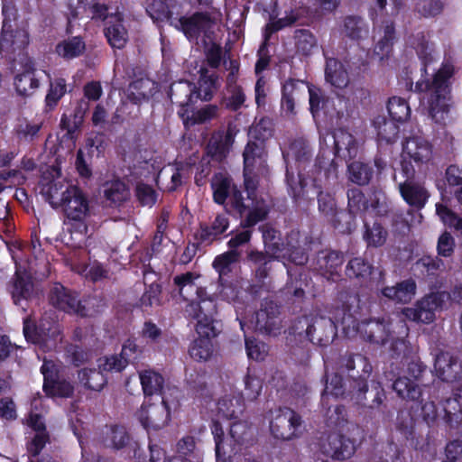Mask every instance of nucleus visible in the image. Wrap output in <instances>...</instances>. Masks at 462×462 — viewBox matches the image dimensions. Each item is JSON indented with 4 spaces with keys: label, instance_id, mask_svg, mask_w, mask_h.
Segmentation results:
<instances>
[{
    "label": "nucleus",
    "instance_id": "nucleus-1",
    "mask_svg": "<svg viewBox=\"0 0 462 462\" xmlns=\"http://www.w3.org/2000/svg\"><path fill=\"white\" fill-rule=\"evenodd\" d=\"M199 280V274L190 272L177 275L173 279L180 295L189 301L185 311L189 317L197 319L196 330L210 334V321L216 312V305L213 299L207 296Z\"/></svg>",
    "mask_w": 462,
    "mask_h": 462
},
{
    "label": "nucleus",
    "instance_id": "nucleus-2",
    "mask_svg": "<svg viewBox=\"0 0 462 462\" xmlns=\"http://www.w3.org/2000/svg\"><path fill=\"white\" fill-rule=\"evenodd\" d=\"M453 73L454 66L446 62L431 81L420 80L416 84V88L423 93L422 100L430 117L439 124L445 121L452 105L448 79Z\"/></svg>",
    "mask_w": 462,
    "mask_h": 462
},
{
    "label": "nucleus",
    "instance_id": "nucleus-3",
    "mask_svg": "<svg viewBox=\"0 0 462 462\" xmlns=\"http://www.w3.org/2000/svg\"><path fill=\"white\" fill-rule=\"evenodd\" d=\"M364 439V430L351 421L339 422L321 444V452L333 460L351 458Z\"/></svg>",
    "mask_w": 462,
    "mask_h": 462
},
{
    "label": "nucleus",
    "instance_id": "nucleus-4",
    "mask_svg": "<svg viewBox=\"0 0 462 462\" xmlns=\"http://www.w3.org/2000/svg\"><path fill=\"white\" fill-rule=\"evenodd\" d=\"M320 171L317 172V176L313 178H305L301 173H298L297 177L291 167L287 166L286 181L291 195L294 199L303 197H309L310 193L316 194L318 197L319 209L326 216H334L336 204L334 198L329 193H324L321 190Z\"/></svg>",
    "mask_w": 462,
    "mask_h": 462
},
{
    "label": "nucleus",
    "instance_id": "nucleus-5",
    "mask_svg": "<svg viewBox=\"0 0 462 462\" xmlns=\"http://www.w3.org/2000/svg\"><path fill=\"white\" fill-rule=\"evenodd\" d=\"M262 232L265 251L270 257L277 259L287 258L299 265L307 262V254L299 245L298 233H291L287 238L286 245H284L280 244L278 233L273 228L264 226L262 227Z\"/></svg>",
    "mask_w": 462,
    "mask_h": 462
},
{
    "label": "nucleus",
    "instance_id": "nucleus-6",
    "mask_svg": "<svg viewBox=\"0 0 462 462\" xmlns=\"http://www.w3.org/2000/svg\"><path fill=\"white\" fill-rule=\"evenodd\" d=\"M343 315H335L337 322H340L343 326L345 333L348 337H353L356 334L360 336L370 342L384 345L389 339V330L387 324L383 320H368L356 323L352 315L349 313L348 306H343Z\"/></svg>",
    "mask_w": 462,
    "mask_h": 462
},
{
    "label": "nucleus",
    "instance_id": "nucleus-7",
    "mask_svg": "<svg viewBox=\"0 0 462 462\" xmlns=\"http://www.w3.org/2000/svg\"><path fill=\"white\" fill-rule=\"evenodd\" d=\"M78 186L61 176L57 168H51L42 175L39 189L41 195L53 208H59Z\"/></svg>",
    "mask_w": 462,
    "mask_h": 462
},
{
    "label": "nucleus",
    "instance_id": "nucleus-8",
    "mask_svg": "<svg viewBox=\"0 0 462 462\" xmlns=\"http://www.w3.org/2000/svg\"><path fill=\"white\" fill-rule=\"evenodd\" d=\"M2 13L4 15L0 37V51L4 55H11L16 51H22L29 43V34L25 29L14 30L12 23L15 20L16 10L12 4L5 3Z\"/></svg>",
    "mask_w": 462,
    "mask_h": 462
},
{
    "label": "nucleus",
    "instance_id": "nucleus-9",
    "mask_svg": "<svg viewBox=\"0 0 462 462\" xmlns=\"http://www.w3.org/2000/svg\"><path fill=\"white\" fill-rule=\"evenodd\" d=\"M291 334L303 337L314 344L327 346L336 337V325L331 319L316 317L311 319L302 318L291 328Z\"/></svg>",
    "mask_w": 462,
    "mask_h": 462
},
{
    "label": "nucleus",
    "instance_id": "nucleus-10",
    "mask_svg": "<svg viewBox=\"0 0 462 462\" xmlns=\"http://www.w3.org/2000/svg\"><path fill=\"white\" fill-rule=\"evenodd\" d=\"M414 174V167L403 163L401 170L395 173L394 180L399 185L403 199L410 206L420 209L427 203L430 193L424 186L412 180Z\"/></svg>",
    "mask_w": 462,
    "mask_h": 462
},
{
    "label": "nucleus",
    "instance_id": "nucleus-11",
    "mask_svg": "<svg viewBox=\"0 0 462 462\" xmlns=\"http://www.w3.org/2000/svg\"><path fill=\"white\" fill-rule=\"evenodd\" d=\"M5 56L20 65L14 79L16 92L23 97L32 95L40 86V79L32 59L23 53V50Z\"/></svg>",
    "mask_w": 462,
    "mask_h": 462
},
{
    "label": "nucleus",
    "instance_id": "nucleus-12",
    "mask_svg": "<svg viewBox=\"0 0 462 462\" xmlns=\"http://www.w3.org/2000/svg\"><path fill=\"white\" fill-rule=\"evenodd\" d=\"M449 295L445 291L430 293L420 300L414 307L404 308L402 314L410 320L422 323H430L435 319V312L443 308Z\"/></svg>",
    "mask_w": 462,
    "mask_h": 462
},
{
    "label": "nucleus",
    "instance_id": "nucleus-13",
    "mask_svg": "<svg viewBox=\"0 0 462 462\" xmlns=\"http://www.w3.org/2000/svg\"><path fill=\"white\" fill-rule=\"evenodd\" d=\"M300 425V416L289 408L271 411L270 430L276 439H291L297 437Z\"/></svg>",
    "mask_w": 462,
    "mask_h": 462
},
{
    "label": "nucleus",
    "instance_id": "nucleus-14",
    "mask_svg": "<svg viewBox=\"0 0 462 462\" xmlns=\"http://www.w3.org/2000/svg\"><path fill=\"white\" fill-rule=\"evenodd\" d=\"M23 334L27 341L39 345L43 351H49L56 347L59 340L60 329L55 321L42 319L39 326L34 328L32 322L28 319L23 323Z\"/></svg>",
    "mask_w": 462,
    "mask_h": 462
},
{
    "label": "nucleus",
    "instance_id": "nucleus-15",
    "mask_svg": "<svg viewBox=\"0 0 462 462\" xmlns=\"http://www.w3.org/2000/svg\"><path fill=\"white\" fill-rule=\"evenodd\" d=\"M158 399L157 402L145 401L136 412L137 420L147 431L162 429L170 420V411L164 398Z\"/></svg>",
    "mask_w": 462,
    "mask_h": 462
},
{
    "label": "nucleus",
    "instance_id": "nucleus-16",
    "mask_svg": "<svg viewBox=\"0 0 462 462\" xmlns=\"http://www.w3.org/2000/svg\"><path fill=\"white\" fill-rule=\"evenodd\" d=\"M214 201L223 205L226 200L242 214L245 208L241 192L233 184L229 176L225 173L215 174L211 180Z\"/></svg>",
    "mask_w": 462,
    "mask_h": 462
},
{
    "label": "nucleus",
    "instance_id": "nucleus-17",
    "mask_svg": "<svg viewBox=\"0 0 462 462\" xmlns=\"http://www.w3.org/2000/svg\"><path fill=\"white\" fill-rule=\"evenodd\" d=\"M42 373L44 376L43 390L47 395L52 397L68 398L74 391L73 385L59 376L57 365L51 360H43Z\"/></svg>",
    "mask_w": 462,
    "mask_h": 462
},
{
    "label": "nucleus",
    "instance_id": "nucleus-18",
    "mask_svg": "<svg viewBox=\"0 0 462 462\" xmlns=\"http://www.w3.org/2000/svg\"><path fill=\"white\" fill-rule=\"evenodd\" d=\"M50 302L55 308L81 317L88 315L85 305L79 300L78 294L65 288L60 283H55L50 291Z\"/></svg>",
    "mask_w": 462,
    "mask_h": 462
},
{
    "label": "nucleus",
    "instance_id": "nucleus-19",
    "mask_svg": "<svg viewBox=\"0 0 462 462\" xmlns=\"http://www.w3.org/2000/svg\"><path fill=\"white\" fill-rule=\"evenodd\" d=\"M348 210L351 215H357L362 212L375 211L381 215L385 212L384 198L381 192L374 191L370 197V205L363 192L356 188L347 192Z\"/></svg>",
    "mask_w": 462,
    "mask_h": 462
},
{
    "label": "nucleus",
    "instance_id": "nucleus-20",
    "mask_svg": "<svg viewBox=\"0 0 462 462\" xmlns=\"http://www.w3.org/2000/svg\"><path fill=\"white\" fill-rule=\"evenodd\" d=\"M213 24V21L208 15L199 13L171 20V25L181 31L189 40L197 39L201 33L209 38Z\"/></svg>",
    "mask_w": 462,
    "mask_h": 462
},
{
    "label": "nucleus",
    "instance_id": "nucleus-21",
    "mask_svg": "<svg viewBox=\"0 0 462 462\" xmlns=\"http://www.w3.org/2000/svg\"><path fill=\"white\" fill-rule=\"evenodd\" d=\"M142 350L134 340L127 339L122 347L120 356H111L99 358V367L105 371L121 372L129 362L135 360Z\"/></svg>",
    "mask_w": 462,
    "mask_h": 462
},
{
    "label": "nucleus",
    "instance_id": "nucleus-22",
    "mask_svg": "<svg viewBox=\"0 0 462 462\" xmlns=\"http://www.w3.org/2000/svg\"><path fill=\"white\" fill-rule=\"evenodd\" d=\"M69 221H86L90 215L89 200L77 187L60 207Z\"/></svg>",
    "mask_w": 462,
    "mask_h": 462
},
{
    "label": "nucleus",
    "instance_id": "nucleus-23",
    "mask_svg": "<svg viewBox=\"0 0 462 462\" xmlns=\"http://www.w3.org/2000/svg\"><path fill=\"white\" fill-rule=\"evenodd\" d=\"M408 370L409 373L412 374L413 379L407 376L399 377L393 383V390L403 400L416 401L422 394V391L417 383L422 369L420 365L411 364Z\"/></svg>",
    "mask_w": 462,
    "mask_h": 462
},
{
    "label": "nucleus",
    "instance_id": "nucleus-24",
    "mask_svg": "<svg viewBox=\"0 0 462 462\" xmlns=\"http://www.w3.org/2000/svg\"><path fill=\"white\" fill-rule=\"evenodd\" d=\"M346 274L350 278H356L365 286L373 288L378 286L383 273L379 270H374L364 259L356 257L352 259L346 266Z\"/></svg>",
    "mask_w": 462,
    "mask_h": 462
},
{
    "label": "nucleus",
    "instance_id": "nucleus-25",
    "mask_svg": "<svg viewBox=\"0 0 462 462\" xmlns=\"http://www.w3.org/2000/svg\"><path fill=\"white\" fill-rule=\"evenodd\" d=\"M342 365H344L349 373H352L350 377H352L355 382L358 381V390L362 393H365L367 391L366 379L373 370L368 359L362 355L356 354L344 358Z\"/></svg>",
    "mask_w": 462,
    "mask_h": 462
},
{
    "label": "nucleus",
    "instance_id": "nucleus-26",
    "mask_svg": "<svg viewBox=\"0 0 462 462\" xmlns=\"http://www.w3.org/2000/svg\"><path fill=\"white\" fill-rule=\"evenodd\" d=\"M189 175V167L182 163L169 164L163 167L157 176V184L167 191H174Z\"/></svg>",
    "mask_w": 462,
    "mask_h": 462
},
{
    "label": "nucleus",
    "instance_id": "nucleus-27",
    "mask_svg": "<svg viewBox=\"0 0 462 462\" xmlns=\"http://www.w3.org/2000/svg\"><path fill=\"white\" fill-rule=\"evenodd\" d=\"M432 156V148L430 143L422 137L414 136L406 140L403 150H402V157L403 163L407 165H411L406 162V159L409 158L412 160L416 163H424L428 162Z\"/></svg>",
    "mask_w": 462,
    "mask_h": 462
},
{
    "label": "nucleus",
    "instance_id": "nucleus-28",
    "mask_svg": "<svg viewBox=\"0 0 462 462\" xmlns=\"http://www.w3.org/2000/svg\"><path fill=\"white\" fill-rule=\"evenodd\" d=\"M195 449V439L193 437L187 436L182 438L177 444L178 457H172L169 460L165 458L164 451L157 445H150L151 457L150 462H172L178 458L183 462H189V460L199 459L193 455Z\"/></svg>",
    "mask_w": 462,
    "mask_h": 462
},
{
    "label": "nucleus",
    "instance_id": "nucleus-29",
    "mask_svg": "<svg viewBox=\"0 0 462 462\" xmlns=\"http://www.w3.org/2000/svg\"><path fill=\"white\" fill-rule=\"evenodd\" d=\"M434 369L437 376L445 382L456 381L462 372L458 360L448 352H440L436 356Z\"/></svg>",
    "mask_w": 462,
    "mask_h": 462
},
{
    "label": "nucleus",
    "instance_id": "nucleus-30",
    "mask_svg": "<svg viewBox=\"0 0 462 462\" xmlns=\"http://www.w3.org/2000/svg\"><path fill=\"white\" fill-rule=\"evenodd\" d=\"M443 420L452 428L462 425V388L457 389L451 397L442 403Z\"/></svg>",
    "mask_w": 462,
    "mask_h": 462
},
{
    "label": "nucleus",
    "instance_id": "nucleus-31",
    "mask_svg": "<svg viewBox=\"0 0 462 462\" xmlns=\"http://www.w3.org/2000/svg\"><path fill=\"white\" fill-rule=\"evenodd\" d=\"M15 276V280L11 288V294L14 302L16 305H21L24 310L25 306H23L22 302L27 301L32 293V276L26 271L22 272L20 266H17Z\"/></svg>",
    "mask_w": 462,
    "mask_h": 462
},
{
    "label": "nucleus",
    "instance_id": "nucleus-32",
    "mask_svg": "<svg viewBox=\"0 0 462 462\" xmlns=\"http://www.w3.org/2000/svg\"><path fill=\"white\" fill-rule=\"evenodd\" d=\"M269 309L270 310L265 307V309H261L256 312L255 328L269 335L277 336L280 334L282 328L281 321L277 317L278 309L272 302L270 303Z\"/></svg>",
    "mask_w": 462,
    "mask_h": 462
},
{
    "label": "nucleus",
    "instance_id": "nucleus-33",
    "mask_svg": "<svg viewBox=\"0 0 462 462\" xmlns=\"http://www.w3.org/2000/svg\"><path fill=\"white\" fill-rule=\"evenodd\" d=\"M105 34L113 48L121 49L125 45L128 33L123 24L122 15L119 13L110 14Z\"/></svg>",
    "mask_w": 462,
    "mask_h": 462
},
{
    "label": "nucleus",
    "instance_id": "nucleus-34",
    "mask_svg": "<svg viewBox=\"0 0 462 462\" xmlns=\"http://www.w3.org/2000/svg\"><path fill=\"white\" fill-rule=\"evenodd\" d=\"M213 319L210 321V334L199 333V337L195 339L189 346V354L190 357L196 361H207L213 355V345L210 340V337L215 336L214 327L212 325Z\"/></svg>",
    "mask_w": 462,
    "mask_h": 462
},
{
    "label": "nucleus",
    "instance_id": "nucleus-35",
    "mask_svg": "<svg viewBox=\"0 0 462 462\" xmlns=\"http://www.w3.org/2000/svg\"><path fill=\"white\" fill-rule=\"evenodd\" d=\"M245 404L240 394L226 393L217 403L219 416L227 420L238 418L244 411Z\"/></svg>",
    "mask_w": 462,
    "mask_h": 462
},
{
    "label": "nucleus",
    "instance_id": "nucleus-36",
    "mask_svg": "<svg viewBox=\"0 0 462 462\" xmlns=\"http://www.w3.org/2000/svg\"><path fill=\"white\" fill-rule=\"evenodd\" d=\"M234 140V134L230 129L213 134L208 145V153L217 161L223 160L229 152Z\"/></svg>",
    "mask_w": 462,
    "mask_h": 462
},
{
    "label": "nucleus",
    "instance_id": "nucleus-37",
    "mask_svg": "<svg viewBox=\"0 0 462 462\" xmlns=\"http://www.w3.org/2000/svg\"><path fill=\"white\" fill-rule=\"evenodd\" d=\"M335 149L344 158H354L358 152L359 144L356 138L345 129H337L333 134Z\"/></svg>",
    "mask_w": 462,
    "mask_h": 462
},
{
    "label": "nucleus",
    "instance_id": "nucleus-38",
    "mask_svg": "<svg viewBox=\"0 0 462 462\" xmlns=\"http://www.w3.org/2000/svg\"><path fill=\"white\" fill-rule=\"evenodd\" d=\"M305 83L299 80L289 79L282 88V110L286 116L294 115L295 99L300 93H304Z\"/></svg>",
    "mask_w": 462,
    "mask_h": 462
},
{
    "label": "nucleus",
    "instance_id": "nucleus-39",
    "mask_svg": "<svg viewBox=\"0 0 462 462\" xmlns=\"http://www.w3.org/2000/svg\"><path fill=\"white\" fill-rule=\"evenodd\" d=\"M325 78L326 81L336 88H344L349 82L348 74L343 64L333 58L327 60Z\"/></svg>",
    "mask_w": 462,
    "mask_h": 462
},
{
    "label": "nucleus",
    "instance_id": "nucleus-40",
    "mask_svg": "<svg viewBox=\"0 0 462 462\" xmlns=\"http://www.w3.org/2000/svg\"><path fill=\"white\" fill-rule=\"evenodd\" d=\"M416 292V283L408 280L398 283L396 286L383 289L382 293L385 298L400 303L410 302Z\"/></svg>",
    "mask_w": 462,
    "mask_h": 462
},
{
    "label": "nucleus",
    "instance_id": "nucleus-41",
    "mask_svg": "<svg viewBox=\"0 0 462 462\" xmlns=\"http://www.w3.org/2000/svg\"><path fill=\"white\" fill-rule=\"evenodd\" d=\"M376 43L374 46V53L383 60L391 52L394 40V28L393 23H386L380 28L375 35Z\"/></svg>",
    "mask_w": 462,
    "mask_h": 462
},
{
    "label": "nucleus",
    "instance_id": "nucleus-42",
    "mask_svg": "<svg viewBox=\"0 0 462 462\" xmlns=\"http://www.w3.org/2000/svg\"><path fill=\"white\" fill-rule=\"evenodd\" d=\"M79 9H83L85 12H87V16L90 17L91 19H107L109 21L110 15H108L107 6L94 3V0H79V6L76 9L71 10L69 15V23L71 19L77 18L79 16Z\"/></svg>",
    "mask_w": 462,
    "mask_h": 462
},
{
    "label": "nucleus",
    "instance_id": "nucleus-43",
    "mask_svg": "<svg viewBox=\"0 0 462 462\" xmlns=\"http://www.w3.org/2000/svg\"><path fill=\"white\" fill-rule=\"evenodd\" d=\"M177 5L172 2L154 0L147 7V13L154 22L168 21L171 24V20H177L173 17L174 9Z\"/></svg>",
    "mask_w": 462,
    "mask_h": 462
},
{
    "label": "nucleus",
    "instance_id": "nucleus-44",
    "mask_svg": "<svg viewBox=\"0 0 462 462\" xmlns=\"http://www.w3.org/2000/svg\"><path fill=\"white\" fill-rule=\"evenodd\" d=\"M195 86L187 80L175 82L171 86L170 97L180 106H188L195 94Z\"/></svg>",
    "mask_w": 462,
    "mask_h": 462
},
{
    "label": "nucleus",
    "instance_id": "nucleus-45",
    "mask_svg": "<svg viewBox=\"0 0 462 462\" xmlns=\"http://www.w3.org/2000/svg\"><path fill=\"white\" fill-rule=\"evenodd\" d=\"M99 366V359L97 360ZM106 372L103 367L97 369H83L79 373V382L87 388L93 391H100L106 383Z\"/></svg>",
    "mask_w": 462,
    "mask_h": 462
},
{
    "label": "nucleus",
    "instance_id": "nucleus-46",
    "mask_svg": "<svg viewBox=\"0 0 462 462\" xmlns=\"http://www.w3.org/2000/svg\"><path fill=\"white\" fill-rule=\"evenodd\" d=\"M228 226V218L225 215H217L210 225L200 226L199 236L203 242H211L223 234Z\"/></svg>",
    "mask_w": 462,
    "mask_h": 462
},
{
    "label": "nucleus",
    "instance_id": "nucleus-47",
    "mask_svg": "<svg viewBox=\"0 0 462 462\" xmlns=\"http://www.w3.org/2000/svg\"><path fill=\"white\" fill-rule=\"evenodd\" d=\"M86 50V44L80 37H72L61 41L56 46V53L66 60L80 56Z\"/></svg>",
    "mask_w": 462,
    "mask_h": 462
},
{
    "label": "nucleus",
    "instance_id": "nucleus-48",
    "mask_svg": "<svg viewBox=\"0 0 462 462\" xmlns=\"http://www.w3.org/2000/svg\"><path fill=\"white\" fill-rule=\"evenodd\" d=\"M157 90V84L154 81L149 79H142L130 85L129 96L134 102L138 103L152 97Z\"/></svg>",
    "mask_w": 462,
    "mask_h": 462
},
{
    "label": "nucleus",
    "instance_id": "nucleus-49",
    "mask_svg": "<svg viewBox=\"0 0 462 462\" xmlns=\"http://www.w3.org/2000/svg\"><path fill=\"white\" fill-rule=\"evenodd\" d=\"M251 150L245 149L244 152V172L259 173L264 175L267 173L266 152H263L261 149H256V157L253 158L250 155Z\"/></svg>",
    "mask_w": 462,
    "mask_h": 462
},
{
    "label": "nucleus",
    "instance_id": "nucleus-50",
    "mask_svg": "<svg viewBox=\"0 0 462 462\" xmlns=\"http://www.w3.org/2000/svg\"><path fill=\"white\" fill-rule=\"evenodd\" d=\"M211 431L215 439V451L217 462H226V457L233 452L231 443L224 439V431L221 425L217 421H214Z\"/></svg>",
    "mask_w": 462,
    "mask_h": 462
},
{
    "label": "nucleus",
    "instance_id": "nucleus-51",
    "mask_svg": "<svg viewBox=\"0 0 462 462\" xmlns=\"http://www.w3.org/2000/svg\"><path fill=\"white\" fill-rule=\"evenodd\" d=\"M265 124L266 121L262 120L260 123L256 124L250 129V136L252 138L257 139V141H249L245 149L251 150L249 153L253 158H255L257 156L256 149H261L263 152H266L263 141L265 138L271 135V131L265 129Z\"/></svg>",
    "mask_w": 462,
    "mask_h": 462
},
{
    "label": "nucleus",
    "instance_id": "nucleus-52",
    "mask_svg": "<svg viewBox=\"0 0 462 462\" xmlns=\"http://www.w3.org/2000/svg\"><path fill=\"white\" fill-rule=\"evenodd\" d=\"M103 192L106 199L112 203H121L129 197L128 189L125 184L119 180L106 181L104 184Z\"/></svg>",
    "mask_w": 462,
    "mask_h": 462
},
{
    "label": "nucleus",
    "instance_id": "nucleus-53",
    "mask_svg": "<svg viewBox=\"0 0 462 462\" xmlns=\"http://www.w3.org/2000/svg\"><path fill=\"white\" fill-rule=\"evenodd\" d=\"M229 436L233 443H231L233 450L236 445H244L248 443L253 436V431L248 423L245 420L233 422L230 426Z\"/></svg>",
    "mask_w": 462,
    "mask_h": 462
},
{
    "label": "nucleus",
    "instance_id": "nucleus-54",
    "mask_svg": "<svg viewBox=\"0 0 462 462\" xmlns=\"http://www.w3.org/2000/svg\"><path fill=\"white\" fill-rule=\"evenodd\" d=\"M345 394V383L341 375L337 373H333L327 375L326 386L322 394V405L328 403V397H341Z\"/></svg>",
    "mask_w": 462,
    "mask_h": 462
},
{
    "label": "nucleus",
    "instance_id": "nucleus-55",
    "mask_svg": "<svg viewBox=\"0 0 462 462\" xmlns=\"http://www.w3.org/2000/svg\"><path fill=\"white\" fill-rule=\"evenodd\" d=\"M342 32L353 40H360L368 35V27L362 19L350 16L345 19Z\"/></svg>",
    "mask_w": 462,
    "mask_h": 462
},
{
    "label": "nucleus",
    "instance_id": "nucleus-56",
    "mask_svg": "<svg viewBox=\"0 0 462 462\" xmlns=\"http://www.w3.org/2000/svg\"><path fill=\"white\" fill-rule=\"evenodd\" d=\"M140 381L145 395H153L161 392L163 384L162 376L151 370L140 374Z\"/></svg>",
    "mask_w": 462,
    "mask_h": 462
},
{
    "label": "nucleus",
    "instance_id": "nucleus-57",
    "mask_svg": "<svg viewBox=\"0 0 462 462\" xmlns=\"http://www.w3.org/2000/svg\"><path fill=\"white\" fill-rule=\"evenodd\" d=\"M373 175L372 168L364 162H354L348 165L349 180L358 185L367 184Z\"/></svg>",
    "mask_w": 462,
    "mask_h": 462
},
{
    "label": "nucleus",
    "instance_id": "nucleus-58",
    "mask_svg": "<svg viewBox=\"0 0 462 462\" xmlns=\"http://www.w3.org/2000/svg\"><path fill=\"white\" fill-rule=\"evenodd\" d=\"M239 257L240 253L237 250H229L215 258L213 266L220 278L231 272L232 265L238 262Z\"/></svg>",
    "mask_w": 462,
    "mask_h": 462
},
{
    "label": "nucleus",
    "instance_id": "nucleus-59",
    "mask_svg": "<svg viewBox=\"0 0 462 462\" xmlns=\"http://www.w3.org/2000/svg\"><path fill=\"white\" fill-rule=\"evenodd\" d=\"M244 394L249 401H254L262 393L263 381L254 371L248 369L244 377Z\"/></svg>",
    "mask_w": 462,
    "mask_h": 462
},
{
    "label": "nucleus",
    "instance_id": "nucleus-60",
    "mask_svg": "<svg viewBox=\"0 0 462 462\" xmlns=\"http://www.w3.org/2000/svg\"><path fill=\"white\" fill-rule=\"evenodd\" d=\"M219 87V79L216 74H202L199 82L197 97L203 100H210L214 92Z\"/></svg>",
    "mask_w": 462,
    "mask_h": 462
},
{
    "label": "nucleus",
    "instance_id": "nucleus-61",
    "mask_svg": "<svg viewBox=\"0 0 462 462\" xmlns=\"http://www.w3.org/2000/svg\"><path fill=\"white\" fill-rule=\"evenodd\" d=\"M373 125L377 131L378 136L382 139L390 143L393 141L398 134L396 125L390 120H387L383 116H376Z\"/></svg>",
    "mask_w": 462,
    "mask_h": 462
},
{
    "label": "nucleus",
    "instance_id": "nucleus-62",
    "mask_svg": "<svg viewBox=\"0 0 462 462\" xmlns=\"http://www.w3.org/2000/svg\"><path fill=\"white\" fill-rule=\"evenodd\" d=\"M69 232V241L73 247H82L88 245V240L90 237L88 226L86 221H72Z\"/></svg>",
    "mask_w": 462,
    "mask_h": 462
},
{
    "label": "nucleus",
    "instance_id": "nucleus-63",
    "mask_svg": "<svg viewBox=\"0 0 462 462\" xmlns=\"http://www.w3.org/2000/svg\"><path fill=\"white\" fill-rule=\"evenodd\" d=\"M388 112L393 120L397 122H403L410 116V106L407 102L401 97H393L388 101Z\"/></svg>",
    "mask_w": 462,
    "mask_h": 462
},
{
    "label": "nucleus",
    "instance_id": "nucleus-64",
    "mask_svg": "<svg viewBox=\"0 0 462 462\" xmlns=\"http://www.w3.org/2000/svg\"><path fill=\"white\" fill-rule=\"evenodd\" d=\"M295 38L297 51L304 55L310 54L317 45L315 36L309 31L297 32Z\"/></svg>",
    "mask_w": 462,
    "mask_h": 462
}]
</instances>
